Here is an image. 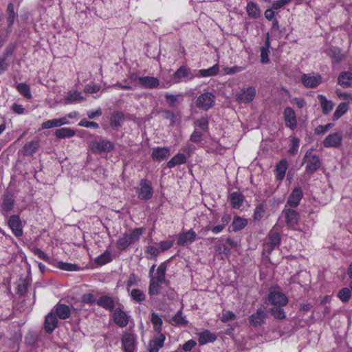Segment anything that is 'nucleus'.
I'll list each match as a JSON object with an SVG mask.
<instances>
[{"label":"nucleus","instance_id":"obj_14","mask_svg":"<svg viewBox=\"0 0 352 352\" xmlns=\"http://www.w3.org/2000/svg\"><path fill=\"white\" fill-rule=\"evenodd\" d=\"M256 96V89L253 87L243 89L236 94V100L243 103H249Z\"/></svg>","mask_w":352,"mask_h":352},{"label":"nucleus","instance_id":"obj_35","mask_svg":"<svg viewBox=\"0 0 352 352\" xmlns=\"http://www.w3.org/2000/svg\"><path fill=\"white\" fill-rule=\"evenodd\" d=\"M166 101L170 107H175L179 104L184 100V96L182 94L177 95H173L171 94L166 93L164 95Z\"/></svg>","mask_w":352,"mask_h":352},{"label":"nucleus","instance_id":"obj_30","mask_svg":"<svg viewBox=\"0 0 352 352\" xmlns=\"http://www.w3.org/2000/svg\"><path fill=\"white\" fill-rule=\"evenodd\" d=\"M229 199L233 208L239 209L243 205V195L240 192H233L230 193Z\"/></svg>","mask_w":352,"mask_h":352},{"label":"nucleus","instance_id":"obj_11","mask_svg":"<svg viewBox=\"0 0 352 352\" xmlns=\"http://www.w3.org/2000/svg\"><path fill=\"white\" fill-rule=\"evenodd\" d=\"M121 343L124 352H134L136 349V339L133 333H124L122 336Z\"/></svg>","mask_w":352,"mask_h":352},{"label":"nucleus","instance_id":"obj_34","mask_svg":"<svg viewBox=\"0 0 352 352\" xmlns=\"http://www.w3.org/2000/svg\"><path fill=\"white\" fill-rule=\"evenodd\" d=\"M164 283H165L150 279L148 289V294L151 296L160 294L161 292L162 285Z\"/></svg>","mask_w":352,"mask_h":352},{"label":"nucleus","instance_id":"obj_61","mask_svg":"<svg viewBox=\"0 0 352 352\" xmlns=\"http://www.w3.org/2000/svg\"><path fill=\"white\" fill-rule=\"evenodd\" d=\"M78 126L87 127V128H94V129H98L99 124L96 122H89L86 119H82L78 123Z\"/></svg>","mask_w":352,"mask_h":352},{"label":"nucleus","instance_id":"obj_12","mask_svg":"<svg viewBox=\"0 0 352 352\" xmlns=\"http://www.w3.org/2000/svg\"><path fill=\"white\" fill-rule=\"evenodd\" d=\"M174 79L175 82L182 81H188L194 78V75L191 72V69L186 66L182 65L176 70L174 74Z\"/></svg>","mask_w":352,"mask_h":352},{"label":"nucleus","instance_id":"obj_56","mask_svg":"<svg viewBox=\"0 0 352 352\" xmlns=\"http://www.w3.org/2000/svg\"><path fill=\"white\" fill-rule=\"evenodd\" d=\"M60 126L58 118L49 120L42 123V129H50Z\"/></svg>","mask_w":352,"mask_h":352},{"label":"nucleus","instance_id":"obj_41","mask_svg":"<svg viewBox=\"0 0 352 352\" xmlns=\"http://www.w3.org/2000/svg\"><path fill=\"white\" fill-rule=\"evenodd\" d=\"M151 322L153 325L154 330L158 333H162V324L163 321L160 316L155 313L153 312L151 316Z\"/></svg>","mask_w":352,"mask_h":352},{"label":"nucleus","instance_id":"obj_26","mask_svg":"<svg viewBox=\"0 0 352 352\" xmlns=\"http://www.w3.org/2000/svg\"><path fill=\"white\" fill-rule=\"evenodd\" d=\"M318 99L320 104L323 114L328 115L333 109L334 103L332 100H327L324 95L319 94L318 96Z\"/></svg>","mask_w":352,"mask_h":352},{"label":"nucleus","instance_id":"obj_9","mask_svg":"<svg viewBox=\"0 0 352 352\" xmlns=\"http://www.w3.org/2000/svg\"><path fill=\"white\" fill-rule=\"evenodd\" d=\"M8 225L16 237H20L23 234L22 222L19 215H11L8 219Z\"/></svg>","mask_w":352,"mask_h":352},{"label":"nucleus","instance_id":"obj_5","mask_svg":"<svg viewBox=\"0 0 352 352\" xmlns=\"http://www.w3.org/2000/svg\"><path fill=\"white\" fill-rule=\"evenodd\" d=\"M280 241V233L274 230H270L264 243V250L270 254L273 250L279 247Z\"/></svg>","mask_w":352,"mask_h":352},{"label":"nucleus","instance_id":"obj_21","mask_svg":"<svg viewBox=\"0 0 352 352\" xmlns=\"http://www.w3.org/2000/svg\"><path fill=\"white\" fill-rule=\"evenodd\" d=\"M98 306L108 311H113L116 307L114 299L107 295L101 296L96 301Z\"/></svg>","mask_w":352,"mask_h":352},{"label":"nucleus","instance_id":"obj_15","mask_svg":"<svg viewBox=\"0 0 352 352\" xmlns=\"http://www.w3.org/2000/svg\"><path fill=\"white\" fill-rule=\"evenodd\" d=\"M342 135L340 133H333L327 135L323 140L324 147L338 148L342 145Z\"/></svg>","mask_w":352,"mask_h":352},{"label":"nucleus","instance_id":"obj_3","mask_svg":"<svg viewBox=\"0 0 352 352\" xmlns=\"http://www.w3.org/2000/svg\"><path fill=\"white\" fill-rule=\"evenodd\" d=\"M302 161L304 164H306V171L310 174L315 173L321 165L319 157L312 153V149L306 152Z\"/></svg>","mask_w":352,"mask_h":352},{"label":"nucleus","instance_id":"obj_48","mask_svg":"<svg viewBox=\"0 0 352 352\" xmlns=\"http://www.w3.org/2000/svg\"><path fill=\"white\" fill-rule=\"evenodd\" d=\"M175 324L178 326H186L188 324V320L186 316H183V312L179 310L172 318Z\"/></svg>","mask_w":352,"mask_h":352},{"label":"nucleus","instance_id":"obj_36","mask_svg":"<svg viewBox=\"0 0 352 352\" xmlns=\"http://www.w3.org/2000/svg\"><path fill=\"white\" fill-rule=\"evenodd\" d=\"M14 206V199L12 195L7 194L3 197L2 210L8 212L12 210Z\"/></svg>","mask_w":352,"mask_h":352},{"label":"nucleus","instance_id":"obj_16","mask_svg":"<svg viewBox=\"0 0 352 352\" xmlns=\"http://www.w3.org/2000/svg\"><path fill=\"white\" fill-rule=\"evenodd\" d=\"M285 123L287 127L292 130L297 127V120L294 111L292 107H286L283 112Z\"/></svg>","mask_w":352,"mask_h":352},{"label":"nucleus","instance_id":"obj_51","mask_svg":"<svg viewBox=\"0 0 352 352\" xmlns=\"http://www.w3.org/2000/svg\"><path fill=\"white\" fill-rule=\"evenodd\" d=\"M338 297L342 302L344 303L348 302L351 297L350 289L347 287L341 289L338 293Z\"/></svg>","mask_w":352,"mask_h":352},{"label":"nucleus","instance_id":"obj_43","mask_svg":"<svg viewBox=\"0 0 352 352\" xmlns=\"http://www.w3.org/2000/svg\"><path fill=\"white\" fill-rule=\"evenodd\" d=\"M146 228H137L131 230L130 233H126L128 237L133 244L135 241H138L140 236L144 233Z\"/></svg>","mask_w":352,"mask_h":352},{"label":"nucleus","instance_id":"obj_1","mask_svg":"<svg viewBox=\"0 0 352 352\" xmlns=\"http://www.w3.org/2000/svg\"><path fill=\"white\" fill-rule=\"evenodd\" d=\"M89 146L91 151L96 154L109 153L115 148V145L112 142L107 138H102L91 141L89 144Z\"/></svg>","mask_w":352,"mask_h":352},{"label":"nucleus","instance_id":"obj_46","mask_svg":"<svg viewBox=\"0 0 352 352\" xmlns=\"http://www.w3.org/2000/svg\"><path fill=\"white\" fill-rule=\"evenodd\" d=\"M348 105L345 102H341L338 107L336 108L333 115V120H338L341 116H342L344 114L346 113L348 111Z\"/></svg>","mask_w":352,"mask_h":352},{"label":"nucleus","instance_id":"obj_20","mask_svg":"<svg viewBox=\"0 0 352 352\" xmlns=\"http://www.w3.org/2000/svg\"><path fill=\"white\" fill-rule=\"evenodd\" d=\"M166 336L163 333H160L157 337L150 340L148 343V352H158L164 346Z\"/></svg>","mask_w":352,"mask_h":352},{"label":"nucleus","instance_id":"obj_49","mask_svg":"<svg viewBox=\"0 0 352 352\" xmlns=\"http://www.w3.org/2000/svg\"><path fill=\"white\" fill-rule=\"evenodd\" d=\"M112 261V257L109 251L106 250L103 254L98 256L96 259V263L99 265H105Z\"/></svg>","mask_w":352,"mask_h":352},{"label":"nucleus","instance_id":"obj_28","mask_svg":"<svg viewBox=\"0 0 352 352\" xmlns=\"http://www.w3.org/2000/svg\"><path fill=\"white\" fill-rule=\"evenodd\" d=\"M55 311L56 316L62 319L65 320L70 317L71 310L68 305L65 304L58 303L55 307Z\"/></svg>","mask_w":352,"mask_h":352},{"label":"nucleus","instance_id":"obj_37","mask_svg":"<svg viewBox=\"0 0 352 352\" xmlns=\"http://www.w3.org/2000/svg\"><path fill=\"white\" fill-rule=\"evenodd\" d=\"M248 224V221L246 219L236 216L234 217L231 227L232 231L238 232L242 229H243Z\"/></svg>","mask_w":352,"mask_h":352},{"label":"nucleus","instance_id":"obj_17","mask_svg":"<svg viewBox=\"0 0 352 352\" xmlns=\"http://www.w3.org/2000/svg\"><path fill=\"white\" fill-rule=\"evenodd\" d=\"M197 234L192 230L182 232L178 235L177 243L181 246L191 244L195 241Z\"/></svg>","mask_w":352,"mask_h":352},{"label":"nucleus","instance_id":"obj_13","mask_svg":"<svg viewBox=\"0 0 352 352\" xmlns=\"http://www.w3.org/2000/svg\"><path fill=\"white\" fill-rule=\"evenodd\" d=\"M303 196L302 190L300 186H296L289 195L286 203V206H289L292 208L297 207Z\"/></svg>","mask_w":352,"mask_h":352},{"label":"nucleus","instance_id":"obj_27","mask_svg":"<svg viewBox=\"0 0 352 352\" xmlns=\"http://www.w3.org/2000/svg\"><path fill=\"white\" fill-rule=\"evenodd\" d=\"M338 83L343 88H349L352 85V72H342L338 78Z\"/></svg>","mask_w":352,"mask_h":352},{"label":"nucleus","instance_id":"obj_25","mask_svg":"<svg viewBox=\"0 0 352 352\" xmlns=\"http://www.w3.org/2000/svg\"><path fill=\"white\" fill-rule=\"evenodd\" d=\"M124 120V113L122 111H115L110 118V125L113 129L118 130L122 126Z\"/></svg>","mask_w":352,"mask_h":352},{"label":"nucleus","instance_id":"obj_58","mask_svg":"<svg viewBox=\"0 0 352 352\" xmlns=\"http://www.w3.org/2000/svg\"><path fill=\"white\" fill-rule=\"evenodd\" d=\"M164 118L170 120V125L174 126L176 122V115L170 110H164L163 111Z\"/></svg>","mask_w":352,"mask_h":352},{"label":"nucleus","instance_id":"obj_33","mask_svg":"<svg viewBox=\"0 0 352 352\" xmlns=\"http://www.w3.org/2000/svg\"><path fill=\"white\" fill-rule=\"evenodd\" d=\"M270 47V41L269 34L267 35L264 46L261 47V61L262 63H267L270 60L269 54Z\"/></svg>","mask_w":352,"mask_h":352},{"label":"nucleus","instance_id":"obj_54","mask_svg":"<svg viewBox=\"0 0 352 352\" xmlns=\"http://www.w3.org/2000/svg\"><path fill=\"white\" fill-rule=\"evenodd\" d=\"M208 124L209 122L207 116L201 117V118L196 120L194 122L195 126H197L204 131H208Z\"/></svg>","mask_w":352,"mask_h":352},{"label":"nucleus","instance_id":"obj_60","mask_svg":"<svg viewBox=\"0 0 352 352\" xmlns=\"http://www.w3.org/2000/svg\"><path fill=\"white\" fill-rule=\"evenodd\" d=\"M82 301L84 303L92 305L97 301L96 296L91 293L84 294L82 296Z\"/></svg>","mask_w":352,"mask_h":352},{"label":"nucleus","instance_id":"obj_4","mask_svg":"<svg viewBox=\"0 0 352 352\" xmlns=\"http://www.w3.org/2000/svg\"><path fill=\"white\" fill-rule=\"evenodd\" d=\"M215 99V96L211 92H204L197 97L196 105L200 109L208 111L214 106Z\"/></svg>","mask_w":352,"mask_h":352},{"label":"nucleus","instance_id":"obj_2","mask_svg":"<svg viewBox=\"0 0 352 352\" xmlns=\"http://www.w3.org/2000/svg\"><path fill=\"white\" fill-rule=\"evenodd\" d=\"M135 190L138 199L144 201L151 199L154 192L151 182L146 179L140 180Z\"/></svg>","mask_w":352,"mask_h":352},{"label":"nucleus","instance_id":"obj_10","mask_svg":"<svg viewBox=\"0 0 352 352\" xmlns=\"http://www.w3.org/2000/svg\"><path fill=\"white\" fill-rule=\"evenodd\" d=\"M267 314L265 308L261 307L256 309V311L250 316V324L254 327H258L265 322Z\"/></svg>","mask_w":352,"mask_h":352},{"label":"nucleus","instance_id":"obj_57","mask_svg":"<svg viewBox=\"0 0 352 352\" xmlns=\"http://www.w3.org/2000/svg\"><path fill=\"white\" fill-rule=\"evenodd\" d=\"M291 143L292 146L288 152L291 155H295L298 152L300 140L296 137H292Z\"/></svg>","mask_w":352,"mask_h":352},{"label":"nucleus","instance_id":"obj_50","mask_svg":"<svg viewBox=\"0 0 352 352\" xmlns=\"http://www.w3.org/2000/svg\"><path fill=\"white\" fill-rule=\"evenodd\" d=\"M282 307H283L274 306V307L270 308L269 311L274 317V318L278 320H283L285 318L286 314Z\"/></svg>","mask_w":352,"mask_h":352},{"label":"nucleus","instance_id":"obj_55","mask_svg":"<svg viewBox=\"0 0 352 352\" xmlns=\"http://www.w3.org/2000/svg\"><path fill=\"white\" fill-rule=\"evenodd\" d=\"M328 54L337 62L341 61L344 57L338 48L330 49Z\"/></svg>","mask_w":352,"mask_h":352},{"label":"nucleus","instance_id":"obj_47","mask_svg":"<svg viewBox=\"0 0 352 352\" xmlns=\"http://www.w3.org/2000/svg\"><path fill=\"white\" fill-rule=\"evenodd\" d=\"M7 15H8V26H12L15 21V19L17 17V14L14 10V4L12 3H8L7 7Z\"/></svg>","mask_w":352,"mask_h":352},{"label":"nucleus","instance_id":"obj_6","mask_svg":"<svg viewBox=\"0 0 352 352\" xmlns=\"http://www.w3.org/2000/svg\"><path fill=\"white\" fill-rule=\"evenodd\" d=\"M267 301L276 307H284L288 303L287 297L282 292L270 289Z\"/></svg>","mask_w":352,"mask_h":352},{"label":"nucleus","instance_id":"obj_32","mask_svg":"<svg viewBox=\"0 0 352 352\" xmlns=\"http://www.w3.org/2000/svg\"><path fill=\"white\" fill-rule=\"evenodd\" d=\"M246 11L250 18L258 19L261 16V9L254 2H248L246 6Z\"/></svg>","mask_w":352,"mask_h":352},{"label":"nucleus","instance_id":"obj_23","mask_svg":"<svg viewBox=\"0 0 352 352\" xmlns=\"http://www.w3.org/2000/svg\"><path fill=\"white\" fill-rule=\"evenodd\" d=\"M58 324V320L56 314L53 312L49 313L45 317L44 327L47 333H51L54 331Z\"/></svg>","mask_w":352,"mask_h":352},{"label":"nucleus","instance_id":"obj_40","mask_svg":"<svg viewBox=\"0 0 352 352\" xmlns=\"http://www.w3.org/2000/svg\"><path fill=\"white\" fill-rule=\"evenodd\" d=\"M75 134L76 132L74 129L67 127L60 128L55 131V135L58 139L72 138L74 137Z\"/></svg>","mask_w":352,"mask_h":352},{"label":"nucleus","instance_id":"obj_29","mask_svg":"<svg viewBox=\"0 0 352 352\" xmlns=\"http://www.w3.org/2000/svg\"><path fill=\"white\" fill-rule=\"evenodd\" d=\"M287 168L288 163L285 160H282L277 164L274 170L277 180L281 182L284 179Z\"/></svg>","mask_w":352,"mask_h":352},{"label":"nucleus","instance_id":"obj_59","mask_svg":"<svg viewBox=\"0 0 352 352\" xmlns=\"http://www.w3.org/2000/svg\"><path fill=\"white\" fill-rule=\"evenodd\" d=\"M236 318V315L232 311H226L223 312L221 320L223 322H228L229 321L235 320Z\"/></svg>","mask_w":352,"mask_h":352},{"label":"nucleus","instance_id":"obj_44","mask_svg":"<svg viewBox=\"0 0 352 352\" xmlns=\"http://www.w3.org/2000/svg\"><path fill=\"white\" fill-rule=\"evenodd\" d=\"M131 244L132 243L126 233L123 234V235L117 241V248L120 251L126 250Z\"/></svg>","mask_w":352,"mask_h":352},{"label":"nucleus","instance_id":"obj_53","mask_svg":"<svg viewBox=\"0 0 352 352\" xmlns=\"http://www.w3.org/2000/svg\"><path fill=\"white\" fill-rule=\"evenodd\" d=\"M131 297L135 302H141L145 300L146 296L141 289H133L131 292Z\"/></svg>","mask_w":352,"mask_h":352},{"label":"nucleus","instance_id":"obj_38","mask_svg":"<svg viewBox=\"0 0 352 352\" xmlns=\"http://www.w3.org/2000/svg\"><path fill=\"white\" fill-rule=\"evenodd\" d=\"M186 162V157L183 153H177L172 157L167 163V166L172 168L177 165L184 164Z\"/></svg>","mask_w":352,"mask_h":352},{"label":"nucleus","instance_id":"obj_7","mask_svg":"<svg viewBox=\"0 0 352 352\" xmlns=\"http://www.w3.org/2000/svg\"><path fill=\"white\" fill-rule=\"evenodd\" d=\"M322 76L319 74H304L301 76V81L305 87L309 89L316 88L322 82Z\"/></svg>","mask_w":352,"mask_h":352},{"label":"nucleus","instance_id":"obj_18","mask_svg":"<svg viewBox=\"0 0 352 352\" xmlns=\"http://www.w3.org/2000/svg\"><path fill=\"white\" fill-rule=\"evenodd\" d=\"M114 322L120 327H124L129 323V318L126 314L121 309H116L113 314Z\"/></svg>","mask_w":352,"mask_h":352},{"label":"nucleus","instance_id":"obj_62","mask_svg":"<svg viewBox=\"0 0 352 352\" xmlns=\"http://www.w3.org/2000/svg\"><path fill=\"white\" fill-rule=\"evenodd\" d=\"M28 285L29 283L28 280H22L17 286V294L19 295L25 294L28 290Z\"/></svg>","mask_w":352,"mask_h":352},{"label":"nucleus","instance_id":"obj_63","mask_svg":"<svg viewBox=\"0 0 352 352\" xmlns=\"http://www.w3.org/2000/svg\"><path fill=\"white\" fill-rule=\"evenodd\" d=\"M32 252L40 258L45 261H48L50 260V257L48 255L41 250L40 248H34L32 249Z\"/></svg>","mask_w":352,"mask_h":352},{"label":"nucleus","instance_id":"obj_22","mask_svg":"<svg viewBox=\"0 0 352 352\" xmlns=\"http://www.w3.org/2000/svg\"><path fill=\"white\" fill-rule=\"evenodd\" d=\"M168 262H162L157 268L156 272L153 274L150 279L155 280L160 282L167 283L166 279V272L167 270Z\"/></svg>","mask_w":352,"mask_h":352},{"label":"nucleus","instance_id":"obj_8","mask_svg":"<svg viewBox=\"0 0 352 352\" xmlns=\"http://www.w3.org/2000/svg\"><path fill=\"white\" fill-rule=\"evenodd\" d=\"M282 215L289 228H294L298 225L300 219V214L296 210L292 208H287L285 206V208L282 211Z\"/></svg>","mask_w":352,"mask_h":352},{"label":"nucleus","instance_id":"obj_52","mask_svg":"<svg viewBox=\"0 0 352 352\" xmlns=\"http://www.w3.org/2000/svg\"><path fill=\"white\" fill-rule=\"evenodd\" d=\"M17 91L24 97L30 98L32 97L30 86L25 83H19L16 85Z\"/></svg>","mask_w":352,"mask_h":352},{"label":"nucleus","instance_id":"obj_31","mask_svg":"<svg viewBox=\"0 0 352 352\" xmlns=\"http://www.w3.org/2000/svg\"><path fill=\"white\" fill-rule=\"evenodd\" d=\"M217 336L214 333L208 330L204 331L199 334V343L200 345L206 344L208 342H213L216 340Z\"/></svg>","mask_w":352,"mask_h":352},{"label":"nucleus","instance_id":"obj_24","mask_svg":"<svg viewBox=\"0 0 352 352\" xmlns=\"http://www.w3.org/2000/svg\"><path fill=\"white\" fill-rule=\"evenodd\" d=\"M139 83L146 89H155L160 85L159 80L151 76L141 77L139 78Z\"/></svg>","mask_w":352,"mask_h":352},{"label":"nucleus","instance_id":"obj_45","mask_svg":"<svg viewBox=\"0 0 352 352\" xmlns=\"http://www.w3.org/2000/svg\"><path fill=\"white\" fill-rule=\"evenodd\" d=\"M219 70V67L218 64H215L210 68L199 70V74L201 77L213 76L218 74Z\"/></svg>","mask_w":352,"mask_h":352},{"label":"nucleus","instance_id":"obj_19","mask_svg":"<svg viewBox=\"0 0 352 352\" xmlns=\"http://www.w3.org/2000/svg\"><path fill=\"white\" fill-rule=\"evenodd\" d=\"M170 155V148L168 147H156L153 149L151 157L153 160L161 162L168 158Z\"/></svg>","mask_w":352,"mask_h":352},{"label":"nucleus","instance_id":"obj_64","mask_svg":"<svg viewBox=\"0 0 352 352\" xmlns=\"http://www.w3.org/2000/svg\"><path fill=\"white\" fill-rule=\"evenodd\" d=\"M264 212H265V207H264L263 204H261L258 205L254 210V219H261L263 216Z\"/></svg>","mask_w":352,"mask_h":352},{"label":"nucleus","instance_id":"obj_42","mask_svg":"<svg viewBox=\"0 0 352 352\" xmlns=\"http://www.w3.org/2000/svg\"><path fill=\"white\" fill-rule=\"evenodd\" d=\"M39 144L38 141L33 140L28 142L23 146V153L25 155H33L38 148Z\"/></svg>","mask_w":352,"mask_h":352},{"label":"nucleus","instance_id":"obj_39","mask_svg":"<svg viewBox=\"0 0 352 352\" xmlns=\"http://www.w3.org/2000/svg\"><path fill=\"white\" fill-rule=\"evenodd\" d=\"M66 104L76 103L85 100L82 94L77 91H70L65 97Z\"/></svg>","mask_w":352,"mask_h":352}]
</instances>
